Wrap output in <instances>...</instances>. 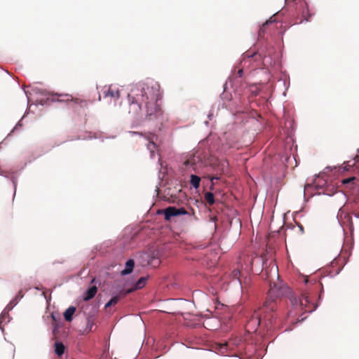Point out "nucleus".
Returning a JSON list of instances; mask_svg holds the SVG:
<instances>
[{"instance_id":"f257e3e1","label":"nucleus","mask_w":359,"mask_h":359,"mask_svg":"<svg viewBox=\"0 0 359 359\" xmlns=\"http://www.w3.org/2000/svg\"><path fill=\"white\" fill-rule=\"evenodd\" d=\"M128 114L133 117L130 127L137 128L155 121L161 122L163 114L158 103L162 95L159 83L151 79L133 84L127 95Z\"/></svg>"},{"instance_id":"f03ea898","label":"nucleus","mask_w":359,"mask_h":359,"mask_svg":"<svg viewBox=\"0 0 359 359\" xmlns=\"http://www.w3.org/2000/svg\"><path fill=\"white\" fill-rule=\"evenodd\" d=\"M304 286L302 288L301 297L291 294L289 300L292 309L287 313V318H294L299 312L304 310L311 313L320 306L324 292L323 285L316 278L310 279L304 276Z\"/></svg>"},{"instance_id":"7ed1b4c3","label":"nucleus","mask_w":359,"mask_h":359,"mask_svg":"<svg viewBox=\"0 0 359 359\" xmlns=\"http://www.w3.org/2000/svg\"><path fill=\"white\" fill-rule=\"evenodd\" d=\"M283 320L278 318L276 304L269 302L264 305L260 313L255 311L247 321L246 330L249 332H266V335L271 337L273 334L283 327Z\"/></svg>"},{"instance_id":"20e7f679","label":"nucleus","mask_w":359,"mask_h":359,"mask_svg":"<svg viewBox=\"0 0 359 359\" xmlns=\"http://www.w3.org/2000/svg\"><path fill=\"white\" fill-rule=\"evenodd\" d=\"M243 55L244 58L256 57L255 60L261 62L266 69L275 67L278 57L274 47L266 39L257 40V43L254 45V49L250 48Z\"/></svg>"},{"instance_id":"39448f33","label":"nucleus","mask_w":359,"mask_h":359,"mask_svg":"<svg viewBox=\"0 0 359 359\" xmlns=\"http://www.w3.org/2000/svg\"><path fill=\"white\" fill-rule=\"evenodd\" d=\"M23 90L25 92V94L27 98L28 104L29 103L31 100L32 96H35L36 100L34 102V105L39 106H44L49 104L50 102H62L65 100L59 99V97H69V95H58V94H50V93L43 88H41L39 87H31V90H25L23 88Z\"/></svg>"},{"instance_id":"423d86ee","label":"nucleus","mask_w":359,"mask_h":359,"mask_svg":"<svg viewBox=\"0 0 359 359\" xmlns=\"http://www.w3.org/2000/svg\"><path fill=\"white\" fill-rule=\"evenodd\" d=\"M136 258L142 266L151 265L156 267L161 264V260L158 258V252L153 248L139 252L136 255Z\"/></svg>"},{"instance_id":"0eeeda50","label":"nucleus","mask_w":359,"mask_h":359,"mask_svg":"<svg viewBox=\"0 0 359 359\" xmlns=\"http://www.w3.org/2000/svg\"><path fill=\"white\" fill-rule=\"evenodd\" d=\"M184 165L187 168H191L193 170L196 171L198 169L207 165L206 160L200 154H191L185 161Z\"/></svg>"},{"instance_id":"6e6552de","label":"nucleus","mask_w":359,"mask_h":359,"mask_svg":"<svg viewBox=\"0 0 359 359\" xmlns=\"http://www.w3.org/2000/svg\"><path fill=\"white\" fill-rule=\"evenodd\" d=\"M0 175L6 179H10L13 186V196H15L17 189L18 178L20 175V170H1Z\"/></svg>"},{"instance_id":"1a4fd4ad","label":"nucleus","mask_w":359,"mask_h":359,"mask_svg":"<svg viewBox=\"0 0 359 359\" xmlns=\"http://www.w3.org/2000/svg\"><path fill=\"white\" fill-rule=\"evenodd\" d=\"M358 161V157L355 156L353 159L346 161L344 163V166H327L325 170L332 171L336 170L339 173H343L349 171L355 165L356 162Z\"/></svg>"},{"instance_id":"9d476101","label":"nucleus","mask_w":359,"mask_h":359,"mask_svg":"<svg viewBox=\"0 0 359 359\" xmlns=\"http://www.w3.org/2000/svg\"><path fill=\"white\" fill-rule=\"evenodd\" d=\"M336 194H339L342 198L347 199V196L343 191H339L336 187L331 184H329V185L327 186L322 192H318L316 194L333 196Z\"/></svg>"},{"instance_id":"9b49d317","label":"nucleus","mask_w":359,"mask_h":359,"mask_svg":"<svg viewBox=\"0 0 359 359\" xmlns=\"http://www.w3.org/2000/svg\"><path fill=\"white\" fill-rule=\"evenodd\" d=\"M276 22V20L273 19L272 16L259 26L257 34V40L265 39L264 35L266 32V29H267L269 25H271L273 22Z\"/></svg>"},{"instance_id":"f8f14e48","label":"nucleus","mask_w":359,"mask_h":359,"mask_svg":"<svg viewBox=\"0 0 359 359\" xmlns=\"http://www.w3.org/2000/svg\"><path fill=\"white\" fill-rule=\"evenodd\" d=\"M135 265V262L133 259L130 258L126 260L124 264V269L120 272L121 276H126L131 274L133 271Z\"/></svg>"},{"instance_id":"ddd939ff","label":"nucleus","mask_w":359,"mask_h":359,"mask_svg":"<svg viewBox=\"0 0 359 359\" xmlns=\"http://www.w3.org/2000/svg\"><path fill=\"white\" fill-rule=\"evenodd\" d=\"M325 172H323L321 174H319L316 177L313 182V185L315 187V189H325L327 186L329 185V182L327 180L324 179L321 177V175L324 174Z\"/></svg>"},{"instance_id":"4468645a","label":"nucleus","mask_w":359,"mask_h":359,"mask_svg":"<svg viewBox=\"0 0 359 359\" xmlns=\"http://www.w3.org/2000/svg\"><path fill=\"white\" fill-rule=\"evenodd\" d=\"M97 292V287L95 285H90L83 294L82 298L84 302L93 299Z\"/></svg>"},{"instance_id":"2eb2a0df","label":"nucleus","mask_w":359,"mask_h":359,"mask_svg":"<svg viewBox=\"0 0 359 359\" xmlns=\"http://www.w3.org/2000/svg\"><path fill=\"white\" fill-rule=\"evenodd\" d=\"M149 278V275L140 277L137 280H136L134 283L133 289L129 290L128 292H130L134 290H138L143 288L146 285Z\"/></svg>"},{"instance_id":"dca6fc26","label":"nucleus","mask_w":359,"mask_h":359,"mask_svg":"<svg viewBox=\"0 0 359 359\" xmlns=\"http://www.w3.org/2000/svg\"><path fill=\"white\" fill-rule=\"evenodd\" d=\"M102 94L104 97H110L115 100H118L120 97L119 90L112 89L111 87L102 90Z\"/></svg>"},{"instance_id":"f3484780","label":"nucleus","mask_w":359,"mask_h":359,"mask_svg":"<svg viewBox=\"0 0 359 359\" xmlns=\"http://www.w3.org/2000/svg\"><path fill=\"white\" fill-rule=\"evenodd\" d=\"M76 311V308L74 306H69L63 313L64 319L67 322H72L74 319V315Z\"/></svg>"},{"instance_id":"a211bd4d","label":"nucleus","mask_w":359,"mask_h":359,"mask_svg":"<svg viewBox=\"0 0 359 359\" xmlns=\"http://www.w3.org/2000/svg\"><path fill=\"white\" fill-rule=\"evenodd\" d=\"M201 181V179L198 175L195 174L190 175L189 182L191 188L197 191L200 187Z\"/></svg>"},{"instance_id":"6ab92c4d","label":"nucleus","mask_w":359,"mask_h":359,"mask_svg":"<svg viewBox=\"0 0 359 359\" xmlns=\"http://www.w3.org/2000/svg\"><path fill=\"white\" fill-rule=\"evenodd\" d=\"M65 351V346L62 342L56 341L54 343V353L57 356H62Z\"/></svg>"},{"instance_id":"aec40b11","label":"nucleus","mask_w":359,"mask_h":359,"mask_svg":"<svg viewBox=\"0 0 359 359\" xmlns=\"http://www.w3.org/2000/svg\"><path fill=\"white\" fill-rule=\"evenodd\" d=\"M95 324V316L94 315H89L86 318V325L84 330V332L88 334L92 332L93 327Z\"/></svg>"},{"instance_id":"412c9836","label":"nucleus","mask_w":359,"mask_h":359,"mask_svg":"<svg viewBox=\"0 0 359 359\" xmlns=\"http://www.w3.org/2000/svg\"><path fill=\"white\" fill-rule=\"evenodd\" d=\"M215 348L217 350V353L220 355H224L227 353L230 348L229 344L228 343H219L216 344Z\"/></svg>"},{"instance_id":"4be33fe9","label":"nucleus","mask_w":359,"mask_h":359,"mask_svg":"<svg viewBox=\"0 0 359 359\" xmlns=\"http://www.w3.org/2000/svg\"><path fill=\"white\" fill-rule=\"evenodd\" d=\"M231 81V79H229L223 85V93L220 94L219 97L223 101H229L231 98V95L226 92L228 88V82Z\"/></svg>"},{"instance_id":"5701e85b","label":"nucleus","mask_w":359,"mask_h":359,"mask_svg":"<svg viewBox=\"0 0 359 359\" xmlns=\"http://www.w3.org/2000/svg\"><path fill=\"white\" fill-rule=\"evenodd\" d=\"M120 299H121V296L119 294H118V293L113 294L111 295L110 299L105 304L104 308L107 309L111 306L116 305V304H118V302L120 301Z\"/></svg>"},{"instance_id":"b1692460","label":"nucleus","mask_w":359,"mask_h":359,"mask_svg":"<svg viewBox=\"0 0 359 359\" xmlns=\"http://www.w3.org/2000/svg\"><path fill=\"white\" fill-rule=\"evenodd\" d=\"M163 212L164 218L167 221H170L172 217H174V213H173V208L172 206H169L162 210Z\"/></svg>"},{"instance_id":"393cba45","label":"nucleus","mask_w":359,"mask_h":359,"mask_svg":"<svg viewBox=\"0 0 359 359\" xmlns=\"http://www.w3.org/2000/svg\"><path fill=\"white\" fill-rule=\"evenodd\" d=\"M250 93L252 96H258V95H261L262 97H264V96L262 95V90H261V88L259 86H257V85H253L250 87ZM264 99L266 100V101H267V99L264 97Z\"/></svg>"},{"instance_id":"a878e982","label":"nucleus","mask_w":359,"mask_h":359,"mask_svg":"<svg viewBox=\"0 0 359 359\" xmlns=\"http://www.w3.org/2000/svg\"><path fill=\"white\" fill-rule=\"evenodd\" d=\"M172 208L174 210L173 213H174L175 217L184 215H190L189 213L186 210V209L184 207L177 208L175 206H172Z\"/></svg>"},{"instance_id":"bb28decb","label":"nucleus","mask_w":359,"mask_h":359,"mask_svg":"<svg viewBox=\"0 0 359 359\" xmlns=\"http://www.w3.org/2000/svg\"><path fill=\"white\" fill-rule=\"evenodd\" d=\"M72 101L76 104V105L79 106L81 108H87L89 102L85 100H81L79 98L73 99Z\"/></svg>"},{"instance_id":"cd10ccee","label":"nucleus","mask_w":359,"mask_h":359,"mask_svg":"<svg viewBox=\"0 0 359 359\" xmlns=\"http://www.w3.org/2000/svg\"><path fill=\"white\" fill-rule=\"evenodd\" d=\"M205 200L210 205H213L215 202L214 194L212 192L205 193Z\"/></svg>"},{"instance_id":"c85d7f7f","label":"nucleus","mask_w":359,"mask_h":359,"mask_svg":"<svg viewBox=\"0 0 359 359\" xmlns=\"http://www.w3.org/2000/svg\"><path fill=\"white\" fill-rule=\"evenodd\" d=\"M18 301H16V299H13L10 301V302L6 305V306L4 308V313H9L17 304Z\"/></svg>"},{"instance_id":"c756f323","label":"nucleus","mask_w":359,"mask_h":359,"mask_svg":"<svg viewBox=\"0 0 359 359\" xmlns=\"http://www.w3.org/2000/svg\"><path fill=\"white\" fill-rule=\"evenodd\" d=\"M156 147L157 146L156 143H154L153 141H149V144H148L147 148L149 150L150 157L152 159L155 158V151L153 149H155Z\"/></svg>"},{"instance_id":"7c9ffc66","label":"nucleus","mask_w":359,"mask_h":359,"mask_svg":"<svg viewBox=\"0 0 359 359\" xmlns=\"http://www.w3.org/2000/svg\"><path fill=\"white\" fill-rule=\"evenodd\" d=\"M229 224L230 227H231L233 225H234L237 229L241 228V222L238 218H233L231 220H229Z\"/></svg>"},{"instance_id":"2f4dec72","label":"nucleus","mask_w":359,"mask_h":359,"mask_svg":"<svg viewBox=\"0 0 359 359\" xmlns=\"http://www.w3.org/2000/svg\"><path fill=\"white\" fill-rule=\"evenodd\" d=\"M62 325V324L61 322H55L53 324L52 332L53 335L55 336L57 334L59 329L61 327Z\"/></svg>"},{"instance_id":"473e14b6","label":"nucleus","mask_w":359,"mask_h":359,"mask_svg":"<svg viewBox=\"0 0 359 359\" xmlns=\"http://www.w3.org/2000/svg\"><path fill=\"white\" fill-rule=\"evenodd\" d=\"M28 113L27 110H26L24 116L21 118V119L15 124L14 128L11 130L10 133L7 135V137L10 136L12 133H13L15 130H17L18 128L22 126L21 121L25 118L26 114Z\"/></svg>"},{"instance_id":"72a5a7b5","label":"nucleus","mask_w":359,"mask_h":359,"mask_svg":"<svg viewBox=\"0 0 359 359\" xmlns=\"http://www.w3.org/2000/svg\"><path fill=\"white\" fill-rule=\"evenodd\" d=\"M6 318H8V323L11 321V316H9V313H4V309L2 311V312L0 314V320H3V322L6 320Z\"/></svg>"},{"instance_id":"f704fd0d","label":"nucleus","mask_w":359,"mask_h":359,"mask_svg":"<svg viewBox=\"0 0 359 359\" xmlns=\"http://www.w3.org/2000/svg\"><path fill=\"white\" fill-rule=\"evenodd\" d=\"M231 344L238 347L240 346H243L242 339L240 338H236L233 339Z\"/></svg>"},{"instance_id":"c9c22d12","label":"nucleus","mask_w":359,"mask_h":359,"mask_svg":"<svg viewBox=\"0 0 359 359\" xmlns=\"http://www.w3.org/2000/svg\"><path fill=\"white\" fill-rule=\"evenodd\" d=\"M355 177H349L347 178H344L341 180V183L343 184H350L351 182H352L353 180H355Z\"/></svg>"},{"instance_id":"e433bc0d","label":"nucleus","mask_w":359,"mask_h":359,"mask_svg":"<svg viewBox=\"0 0 359 359\" xmlns=\"http://www.w3.org/2000/svg\"><path fill=\"white\" fill-rule=\"evenodd\" d=\"M347 222H348V224H349V229H350V231L351 233H353V222H352V218L351 216H347Z\"/></svg>"},{"instance_id":"4c0bfd02","label":"nucleus","mask_w":359,"mask_h":359,"mask_svg":"<svg viewBox=\"0 0 359 359\" xmlns=\"http://www.w3.org/2000/svg\"><path fill=\"white\" fill-rule=\"evenodd\" d=\"M306 319V316L305 317H302L301 319H299V318H297L296 320H291L290 323L292 325H294L295 324H297L300 322H302L304 321V320Z\"/></svg>"},{"instance_id":"58836bf2","label":"nucleus","mask_w":359,"mask_h":359,"mask_svg":"<svg viewBox=\"0 0 359 359\" xmlns=\"http://www.w3.org/2000/svg\"><path fill=\"white\" fill-rule=\"evenodd\" d=\"M128 133L130 134L132 136H134V135H138L140 137L144 136V134L142 132H138V131H128Z\"/></svg>"},{"instance_id":"ea45409f","label":"nucleus","mask_w":359,"mask_h":359,"mask_svg":"<svg viewBox=\"0 0 359 359\" xmlns=\"http://www.w3.org/2000/svg\"><path fill=\"white\" fill-rule=\"evenodd\" d=\"M23 297V294L22 293V291H20L18 292V293L17 294V295L13 298V299H16V301H19L20 299H21Z\"/></svg>"},{"instance_id":"a19ab883","label":"nucleus","mask_w":359,"mask_h":359,"mask_svg":"<svg viewBox=\"0 0 359 359\" xmlns=\"http://www.w3.org/2000/svg\"><path fill=\"white\" fill-rule=\"evenodd\" d=\"M99 135L97 133H94L93 136H89L86 140H91V139H97L98 140ZM83 140H86V138H83Z\"/></svg>"},{"instance_id":"79ce46f5","label":"nucleus","mask_w":359,"mask_h":359,"mask_svg":"<svg viewBox=\"0 0 359 359\" xmlns=\"http://www.w3.org/2000/svg\"><path fill=\"white\" fill-rule=\"evenodd\" d=\"M311 185V184H306V186H304V201L305 202H307L308 201V199L306 198V194H305V191H306V189L308 188V187H310Z\"/></svg>"},{"instance_id":"37998d69","label":"nucleus","mask_w":359,"mask_h":359,"mask_svg":"<svg viewBox=\"0 0 359 359\" xmlns=\"http://www.w3.org/2000/svg\"><path fill=\"white\" fill-rule=\"evenodd\" d=\"M98 140L101 142H104L105 140H107V136L99 135Z\"/></svg>"},{"instance_id":"c03bdc74","label":"nucleus","mask_w":359,"mask_h":359,"mask_svg":"<svg viewBox=\"0 0 359 359\" xmlns=\"http://www.w3.org/2000/svg\"><path fill=\"white\" fill-rule=\"evenodd\" d=\"M238 75L239 78H241L243 75V69H241L238 71Z\"/></svg>"},{"instance_id":"a18cd8bd","label":"nucleus","mask_w":359,"mask_h":359,"mask_svg":"<svg viewBox=\"0 0 359 359\" xmlns=\"http://www.w3.org/2000/svg\"><path fill=\"white\" fill-rule=\"evenodd\" d=\"M303 211V208H302L299 211H297L294 213V217H297L301 214V212Z\"/></svg>"},{"instance_id":"49530a36","label":"nucleus","mask_w":359,"mask_h":359,"mask_svg":"<svg viewBox=\"0 0 359 359\" xmlns=\"http://www.w3.org/2000/svg\"><path fill=\"white\" fill-rule=\"evenodd\" d=\"M297 226L302 233L304 232V226L301 224H297Z\"/></svg>"},{"instance_id":"de8ad7c7","label":"nucleus","mask_w":359,"mask_h":359,"mask_svg":"<svg viewBox=\"0 0 359 359\" xmlns=\"http://www.w3.org/2000/svg\"><path fill=\"white\" fill-rule=\"evenodd\" d=\"M115 138H116V135H111L107 136V140H109V139L114 140Z\"/></svg>"},{"instance_id":"09e8293b","label":"nucleus","mask_w":359,"mask_h":359,"mask_svg":"<svg viewBox=\"0 0 359 359\" xmlns=\"http://www.w3.org/2000/svg\"><path fill=\"white\" fill-rule=\"evenodd\" d=\"M3 320H0V330L4 333V328L1 326V324L3 323Z\"/></svg>"},{"instance_id":"8fccbe9b","label":"nucleus","mask_w":359,"mask_h":359,"mask_svg":"<svg viewBox=\"0 0 359 359\" xmlns=\"http://www.w3.org/2000/svg\"><path fill=\"white\" fill-rule=\"evenodd\" d=\"M353 215L355 218L359 219V212H353Z\"/></svg>"},{"instance_id":"3c124183","label":"nucleus","mask_w":359,"mask_h":359,"mask_svg":"<svg viewBox=\"0 0 359 359\" xmlns=\"http://www.w3.org/2000/svg\"><path fill=\"white\" fill-rule=\"evenodd\" d=\"M51 318L54 320V323L57 322V319H56L54 313H51Z\"/></svg>"},{"instance_id":"603ef678","label":"nucleus","mask_w":359,"mask_h":359,"mask_svg":"<svg viewBox=\"0 0 359 359\" xmlns=\"http://www.w3.org/2000/svg\"><path fill=\"white\" fill-rule=\"evenodd\" d=\"M292 327H287L284 330V332H290V331H292Z\"/></svg>"},{"instance_id":"864d4df0","label":"nucleus","mask_w":359,"mask_h":359,"mask_svg":"<svg viewBox=\"0 0 359 359\" xmlns=\"http://www.w3.org/2000/svg\"><path fill=\"white\" fill-rule=\"evenodd\" d=\"M220 179L219 177H217V176H215L213 177L212 178L210 179L211 181L214 180H219Z\"/></svg>"},{"instance_id":"5fc2aeb1","label":"nucleus","mask_w":359,"mask_h":359,"mask_svg":"<svg viewBox=\"0 0 359 359\" xmlns=\"http://www.w3.org/2000/svg\"><path fill=\"white\" fill-rule=\"evenodd\" d=\"M226 356L228 357H231V355H226ZM231 357H237L239 359H242L240 356H238V355L235 354V355H232Z\"/></svg>"},{"instance_id":"6e6d98bb","label":"nucleus","mask_w":359,"mask_h":359,"mask_svg":"<svg viewBox=\"0 0 359 359\" xmlns=\"http://www.w3.org/2000/svg\"><path fill=\"white\" fill-rule=\"evenodd\" d=\"M64 259L61 260V261H55V262H53V264H55V263H57V264H63L64 263Z\"/></svg>"},{"instance_id":"4d7b16f0","label":"nucleus","mask_w":359,"mask_h":359,"mask_svg":"<svg viewBox=\"0 0 359 359\" xmlns=\"http://www.w3.org/2000/svg\"><path fill=\"white\" fill-rule=\"evenodd\" d=\"M212 116H213V115H212V114H209V115H208V118H209L210 120H212Z\"/></svg>"},{"instance_id":"13d9d810","label":"nucleus","mask_w":359,"mask_h":359,"mask_svg":"<svg viewBox=\"0 0 359 359\" xmlns=\"http://www.w3.org/2000/svg\"><path fill=\"white\" fill-rule=\"evenodd\" d=\"M237 281L238 282L239 285H241V287H242V285H241V281L239 278L237 279Z\"/></svg>"},{"instance_id":"bf43d9fd","label":"nucleus","mask_w":359,"mask_h":359,"mask_svg":"<svg viewBox=\"0 0 359 359\" xmlns=\"http://www.w3.org/2000/svg\"><path fill=\"white\" fill-rule=\"evenodd\" d=\"M158 163H159L160 165H161V166H162V163H161V158H158Z\"/></svg>"},{"instance_id":"052dcab7","label":"nucleus","mask_w":359,"mask_h":359,"mask_svg":"<svg viewBox=\"0 0 359 359\" xmlns=\"http://www.w3.org/2000/svg\"><path fill=\"white\" fill-rule=\"evenodd\" d=\"M352 248H353V243L351 244V249L349 250H350V252H349V255H351V249H352Z\"/></svg>"},{"instance_id":"680f3d73","label":"nucleus","mask_w":359,"mask_h":359,"mask_svg":"<svg viewBox=\"0 0 359 359\" xmlns=\"http://www.w3.org/2000/svg\"><path fill=\"white\" fill-rule=\"evenodd\" d=\"M341 269H342V268L339 269L338 270V271L337 272V273H336V274H339V272L341 271Z\"/></svg>"},{"instance_id":"e2e57ef3","label":"nucleus","mask_w":359,"mask_h":359,"mask_svg":"<svg viewBox=\"0 0 359 359\" xmlns=\"http://www.w3.org/2000/svg\"><path fill=\"white\" fill-rule=\"evenodd\" d=\"M35 289L37 290H41V288L39 287H35Z\"/></svg>"},{"instance_id":"0e129e2a","label":"nucleus","mask_w":359,"mask_h":359,"mask_svg":"<svg viewBox=\"0 0 359 359\" xmlns=\"http://www.w3.org/2000/svg\"><path fill=\"white\" fill-rule=\"evenodd\" d=\"M280 11L277 12V13H276V15H278L280 14Z\"/></svg>"},{"instance_id":"69168bd1","label":"nucleus","mask_w":359,"mask_h":359,"mask_svg":"<svg viewBox=\"0 0 359 359\" xmlns=\"http://www.w3.org/2000/svg\"><path fill=\"white\" fill-rule=\"evenodd\" d=\"M156 191H157V192L158 191V187L156 188Z\"/></svg>"},{"instance_id":"338daca9","label":"nucleus","mask_w":359,"mask_h":359,"mask_svg":"<svg viewBox=\"0 0 359 359\" xmlns=\"http://www.w3.org/2000/svg\"><path fill=\"white\" fill-rule=\"evenodd\" d=\"M357 153L359 154V148L357 149Z\"/></svg>"}]
</instances>
